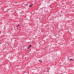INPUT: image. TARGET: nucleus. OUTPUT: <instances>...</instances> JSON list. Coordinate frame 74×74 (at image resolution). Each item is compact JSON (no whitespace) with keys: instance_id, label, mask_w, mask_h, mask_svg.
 Instances as JSON below:
<instances>
[{"instance_id":"1","label":"nucleus","mask_w":74,"mask_h":74,"mask_svg":"<svg viewBox=\"0 0 74 74\" xmlns=\"http://www.w3.org/2000/svg\"><path fill=\"white\" fill-rule=\"evenodd\" d=\"M32 6H33V4H31L29 5V7H31Z\"/></svg>"},{"instance_id":"2","label":"nucleus","mask_w":74,"mask_h":74,"mask_svg":"<svg viewBox=\"0 0 74 74\" xmlns=\"http://www.w3.org/2000/svg\"><path fill=\"white\" fill-rule=\"evenodd\" d=\"M38 61H39V62H40V63H42V61L40 60H39Z\"/></svg>"},{"instance_id":"3","label":"nucleus","mask_w":74,"mask_h":74,"mask_svg":"<svg viewBox=\"0 0 74 74\" xmlns=\"http://www.w3.org/2000/svg\"><path fill=\"white\" fill-rule=\"evenodd\" d=\"M69 60H73V59H69Z\"/></svg>"},{"instance_id":"4","label":"nucleus","mask_w":74,"mask_h":74,"mask_svg":"<svg viewBox=\"0 0 74 74\" xmlns=\"http://www.w3.org/2000/svg\"><path fill=\"white\" fill-rule=\"evenodd\" d=\"M20 26V25H19V24H18V25H17V27H18V26Z\"/></svg>"},{"instance_id":"5","label":"nucleus","mask_w":74,"mask_h":74,"mask_svg":"<svg viewBox=\"0 0 74 74\" xmlns=\"http://www.w3.org/2000/svg\"><path fill=\"white\" fill-rule=\"evenodd\" d=\"M32 46V45H29V47H31V46Z\"/></svg>"},{"instance_id":"6","label":"nucleus","mask_w":74,"mask_h":74,"mask_svg":"<svg viewBox=\"0 0 74 74\" xmlns=\"http://www.w3.org/2000/svg\"><path fill=\"white\" fill-rule=\"evenodd\" d=\"M29 47H27V49H29Z\"/></svg>"}]
</instances>
